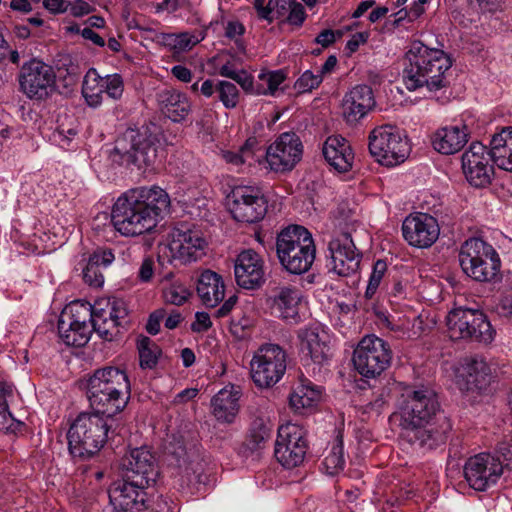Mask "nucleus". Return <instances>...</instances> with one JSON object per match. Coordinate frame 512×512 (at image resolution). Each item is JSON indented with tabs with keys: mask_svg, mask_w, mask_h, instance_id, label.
Returning a JSON list of instances; mask_svg holds the SVG:
<instances>
[{
	"mask_svg": "<svg viewBox=\"0 0 512 512\" xmlns=\"http://www.w3.org/2000/svg\"><path fill=\"white\" fill-rule=\"evenodd\" d=\"M201 39L184 32L180 34H169L166 37V44L176 52H183L192 49Z\"/></svg>",
	"mask_w": 512,
	"mask_h": 512,
	"instance_id": "nucleus-46",
	"label": "nucleus"
},
{
	"mask_svg": "<svg viewBox=\"0 0 512 512\" xmlns=\"http://www.w3.org/2000/svg\"><path fill=\"white\" fill-rule=\"evenodd\" d=\"M276 255L281 266L290 274L308 272L316 258L312 234L304 226L290 225L276 237Z\"/></svg>",
	"mask_w": 512,
	"mask_h": 512,
	"instance_id": "nucleus-6",
	"label": "nucleus"
},
{
	"mask_svg": "<svg viewBox=\"0 0 512 512\" xmlns=\"http://www.w3.org/2000/svg\"><path fill=\"white\" fill-rule=\"evenodd\" d=\"M93 331L105 341L116 340L127 324L128 309L123 299L102 298L95 302Z\"/></svg>",
	"mask_w": 512,
	"mask_h": 512,
	"instance_id": "nucleus-13",
	"label": "nucleus"
},
{
	"mask_svg": "<svg viewBox=\"0 0 512 512\" xmlns=\"http://www.w3.org/2000/svg\"><path fill=\"white\" fill-rule=\"evenodd\" d=\"M236 283L245 289H255L264 282V261L252 249L240 252L234 262Z\"/></svg>",
	"mask_w": 512,
	"mask_h": 512,
	"instance_id": "nucleus-26",
	"label": "nucleus"
},
{
	"mask_svg": "<svg viewBox=\"0 0 512 512\" xmlns=\"http://www.w3.org/2000/svg\"><path fill=\"white\" fill-rule=\"evenodd\" d=\"M68 11L72 16L80 17L89 14L92 11V7L84 0H75L73 2L69 1Z\"/></svg>",
	"mask_w": 512,
	"mask_h": 512,
	"instance_id": "nucleus-61",
	"label": "nucleus"
},
{
	"mask_svg": "<svg viewBox=\"0 0 512 512\" xmlns=\"http://www.w3.org/2000/svg\"><path fill=\"white\" fill-rule=\"evenodd\" d=\"M287 368V353L278 344L261 345L250 362L253 382L261 388H269L278 383Z\"/></svg>",
	"mask_w": 512,
	"mask_h": 512,
	"instance_id": "nucleus-11",
	"label": "nucleus"
},
{
	"mask_svg": "<svg viewBox=\"0 0 512 512\" xmlns=\"http://www.w3.org/2000/svg\"><path fill=\"white\" fill-rule=\"evenodd\" d=\"M212 326L210 316L206 312H197L195 315V321L191 324L193 332H204Z\"/></svg>",
	"mask_w": 512,
	"mask_h": 512,
	"instance_id": "nucleus-59",
	"label": "nucleus"
},
{
	"mask_svg": "<svg viewBox=\"0 0 512 512\" xmlns=\"http://www.w3.org/2000/svg\"><path fill=\"white\" fill-rule=\"evenodd\" d=\"M161 112L173 122L183 121L191 111L187 96L175 89H164L157 93Z\"/></svg>",
	"mask_w": 512,
	"mask_h": 512,
	"instance_id": "nucleus-32",
	"label": "nucleus"
},
{
	"mask_svg": "<svg viewBox=\"0 0 512 512\" xmlns=\"http://www.w3.org/2000/svg\"><path fill=\"white\" fill-rule=\"evenodd\" d=\"M368 139L370 154L382 165L400 164L410 153L407 137L395 126L386 124L376 127Z\"/></svg>",
	"mask_w": 512,
	"mask_h": 512,
	"instance_id": "nucleus-9",
	"label": "nucleus"
},
{
	"mask_svg": "<svg viewBox=\"0 0 512 512\" xmlns=\"http://www.w3.org/2000/svg\"><path fill=\"white\" fill-rule=\"evenodd\" d=\"M472 9L480 12H493L497 10L500 0H468Z\"/></svg>",
	"mask_w": 512,
	"mask_h": 512,
	"instance_id": "nucleus-60",
	"label": "nucleus"
},
{
	"mask_svg": "<svg viewBox=\"0 0 512 512\" xmlns=\"http://www.w3.org/2000/svg\"><path fill=\"white\" fill-rule=\"evenodd\" d=\"M325 160L339 172L352 168L354 154L348 141L341 136H330L323 145Z\"/></svg>",
	"mask_w": 512,
	"mask_h": 512,
	"instance_id": "nucleus-31",
	"label": "nucleus"
},
{
	"mask_svg": "<svg viewBox=\"0 0 512 512\" xmlns=\"http://www.w3.org/2000/svg\"><path fill=\"white\" fill-rule=\"evenodd\" d=\"M140 366L143 369H152L161 355L159 346L147 336H140L137 340Z\"/></svg>",
	"mask_w": 512,
	"mask_h": 512,
	"instance_id": "nucleus-41",
	"label": "nucleus"
},
{
	"mask_svg": "<svg viewBox=\"0 0 512 512\" xmlns=\"http://www.w3.org/2000/svg\"><path fill=\"white\" fill-rule=\"evenodd\" d=\"M239 390L225 386L211 400L212 413L218 421L232 423L239 411Z\"/></svg>",
	"mask_w": 512,
	"mask_h": 512,
	"instance_id": "nucleus-33",
	"label": "nucleus"
},
{
	"mask_svg": "<svg viewBox=\"0 0 512 512\" xmlns=\"http://www.w3.org/2000/svg\"><path fill=\"white\" fill-rule=\"evenodd\" d=\"M112 418L94 410L80 413L67 433L70 454L85 459L98 453L107 442Z\"/></svg>",
	"mask_w": 512,
	"mask_h": 512,
	"instance_id": "nucleus-7",
	"label": "nucleus"
},
{
	"mask_svg": "<svg viewBox=\"0 0 512 512\" xmlns=\"http://www.w3.org/2000/svg\"><path fill=\"white\" fill-rule=\"evenodd\" d=\"M275 0H254L253 6L260 19L272 23L275 20Z\"/></svg>",
	"mask_w": 512,
	"mask_h": 512,
	"instance_id": "nucleus-54",
	"label": "nucleus"
},
{
	"mask_svg": "<svg viewBox=\"0 0 512 512\" xmlns=\"http://www.w3.org/2000/svg\"><path fill=\"white\" fill-rule=\"evenodd\" d=\"M490 155L500 169L512 172V127H505L493 135Z\"/></svg>",
	"mask_w": 512,
	"mask_h": 512,
	"instance_id": "nucleus-36",
	"label": "nucleus"
},
{
	"mask_svg": "<svg viewBox=\"0 0 512 512\" xmlns=\"http://www.w3.org/2000/svg\"><path fill=\"white\" fill-rule=\"evenodd\" d=\"M490 151L480 142H472L462 154V170L466 180L474 187H486L494 174Z\"/></svg>",
	"mask_w": 512,
	"mask_h": 512,
	"instance_id": "nucleus-21",
	"label": "nucleus"
},
{
	"mask_svg": "<svg viewBox=\"0 0 512 512\" xmlns=\"http://www.w3.org/2000/svg\"><path fill=\"white\" fill-rule=\"evenodd\" d=\"M218 98L225 108L233 109L239 102V90L235 84L229 81L217 82Z\"/></svg>",
	"mask_w": 512,
	"mask_h": 512,
	"instance_id": "nucleus-45",
	"label": "nucleus"
},
{
	"mask_svg": "<svg viewBox=\"0 0 512 512\" xmlns=\"http://www.w3.org/2000/svg\"><path fill=\"white\" fill-rule=\"evenodd\" d=\"M94 305L87 301H73L68 304L59 317L61 321V328L67 331V328L72 326H83L93 329L94 323Z\"/></svg>",
	"mask_w": 512,
	"mask_h": 512,
	"instance_id": "nucleus-34",
	"label": "nucleus"
},
{
	"mask_svg": "<svg viewBox=\"0 0 512 512\" xmlns=\"http://www.w3.org/2000/svg\"><path fill=\"white\" fill-rule=\"evenodd\" d=\"M321 397V391L308 379H302L289 397L290 406L297 413L312 408Z\"/></svg>",
	"mask_w": 512,
	"mask_h": 512,
	"instance_id": "nucleus-38",
	"label": "nucleus"
},
{
	"mask_svg": "<svg viewBox=\"0 0 512 512\" xmlns=\"http://www.w3.org/2000/svg\"><path fill=\"white\" fill-rule=\"evenodd\" d=\"M459 262L464 274L477 282H493L500 273L499 254L481 238H469L461 245Z\"/></svg>",
	"mask_w": 512,
	"mask_h": 512,
	"instance_id": "nucleus-8",
	"label": "nucleus"
},
{
	"mask_svg": "<svg viewBox=\"0 0 512 512\" xmlns=\"http://www.w3.org/2000/svg\"><path fill=\"white\" fill-rule=\"evenodd\" d=\"M447 331L451 340H471L488 344L495 331L479 310L456 308L447 316Z\"/></svg>",
	"mask_w": 512,
	"mask_h": 512,
	"instance_id": "nucleus-10",
	"label": "nucleus"
},
{
	"mask_svg": "<svg viewBox=\"0 0 512 512\" xmlns=\"http://www.w3.org/2000/svg\"><path fill=\"white\" fill-rule=\"evenodd\" d=\"M388 393L383 389L380 393L375 395V398L368 402L365 406L366 411L380 413L386 404V397Z\"/></svg>",
	"mask_w": 512,
	"mask_h": 512,
	"instance_id": "nucleus-63",
	"label": "nucleus"
},
{
	"mask_svg": "<svg viewBox=\"0 0 512 512\" xmlns=\"http://www.w3.org/2000/svg\"><path fill=\"white\" fill-rule=\"evenodd\" d=\"M259 79L267 85L265 90H257L258 94L274 95L279 86L285 81L286 74L282 70L271 71L268 73H261Z\"/></svg>",
	"mask_w": 512,
	"mask_h": 512,
	"instance_id": "nucleus-49",
	"label": "nucleus"
},
{
	"mask_svg": "<svg viewBox=\"0 0 512 512\" xmlns=\"http://www.w3.org/2000/svg\"><path fill=\"white\" fill-rule=\"evenodd\" d=\"M197 293L207 307L217 306L225 295L222 277L216 272L205 270L198 279Z\"/></svg>",
	"mask_w": 512,
	"mask_h": 512,
	"instance_id": "nucleus-35",
	"label": "nucleus"
},
{
	"mask_svg": "<svg viewBox=\"0 0 512 512\" xmlns=\"http://www.w3.org/2000/svg\"><path fill=\"white\" fill-rule=\"evenodd\" d=\"M169 452L188 484L202 482L205 464L195 447L187 448L181 442H176L170 445Z\"/></svg>",
	"mask_w": 512,
	"mask_h": 512,
	"instance_id": "nucleus-28",
	"label": "nucleus"
},
{
	"mask_svg": "<svg viewBox=\"0 0 512 512\" xmlns=\"http://www.w3.org/2000/svg\"><path fill=\"white\" fill-rule=\"evenodd\" d=\"M497 452L499 453L497 458H500L503 467L505 466L509 469H512V446L504 442L499 443Z\"/></svg>",
	"mask_w": 512,
	"mask_h": 512,
	"instance_id": "nucleus-64",
	"label": "nucleus"
},
{
	"mask_svg": "<svg viewBox=\"0 0 512 512\" xmlns=\"http://www.w3.org/2000/svg\"><path fill=\"white\" fill-rule=\"evenodd\" d=\"M272 428L268 417H255L251 422L246 446L252 451L262 449L271 436Z\"/></svg>",
	"mask_w": 512,
	"mask_h": 512,
	"instance_id": "nucleus-40",
	"label": "nucleus"
},
{
	"mask_svg": "<svg viewBox=\"0 0 512 512\" xmlns=\"http://www.w3.org/2000/svg\"><path fill=\"white\" fill-rule=\"evenodd\" d=\"M58 334L59 337L62 339V341L67 346L72 347H83L85 346L93 332L92 328H87L83 326H72L70 328H67V331H64V329L61 328V321L58 320Z\"/></svg>",
	"mask_w": 512,
	"mask_h": 512,
	"instance_id": "nucleus-42",
	"label": "nucleus"
},
{
	"mask_svg": "<svg viewBox=\"0 0 512 512\" xmlns=\"http://www.w3.org/2000/svg\"><path fill=\"white\" fill-rule=\"evenodd\" d=\"M355 369L366 378L381 375L392 360L389 344L375 335L364 336L353 352Z\"/></svg>",
	"mask_w": 512,
	"mask_h": 512,
	"instance_id": "nucleus-12",
	"label": "nucleus"
},
{
	"mask_svg": "<svg viewBox=\"0 0 512 512\" xmlns=\"http://www.w3.org/2000/svg\"><path fill=\"white\" fill-rule=\"evenodd\" d=\"M162 139V130L154 123L143 125L138 130L127 129L116 139L109 157L113 163L121 166L151 168L157 161Z\"/></svg>",
	"mask_w": 512,
	"mask_h": 512,
	"instance_id": "nucleus-5",
	"label": "nucleus"
},
{
	"mask_svg": "<svg viewBox=\"0 0 512 512\" xmlns=\"http://www.w3.org/2000/svg\"><path fill=\"white\" fill-rule=\"evenodd\" d=\"M330 269L339 276H349L358 271L361 253L349 233H340L328 243Z\"/></svg>",
	"mask_w": 512,
	"mask_h": 512,
	"instance_id": "nucleus-22",
	"label": "nucleus"
},
{
	"mask_svg": "<svg viewBox=\"0 0 512 512\" xmlns=\"http://www.w3.org/2000/svg\"><path fill=\"white\" fill-rule=\"evenodd\" d=\"M400 436L410 444L432 450L444 444L452 429L436 393L427 387H406L391 416Z\"/></svg>",
	"mask_w": 512,
	"mask_h": 512,
	"instance_id": "nucleus-1",
	"label": "nucleus"
},
{
	"mask_svg": "<svg viewBox=\"0 0 512 512\" xmlns=\"http://www.w3.org/2000/svg\"><path fill=\"white\" fill-rule=\"evenodd\" d=\"M245 33L244 25L239 21H229L225 27V36L237 42V38Z\"/></svg>",
	"mask_w": 512,
	"mask_h": 512,
	"instance_id": "nucleus-62",
	"label": "nucleus"
},
{
	"mask_svg": "<svg viewBox=\"0 0 512 512\" xmlns=\"http://www.w3.org/2000/svg\"><path fill=\"white\" fill-rule=\"evenodd\" d=\"M345 465L343 443L341 439L332 446L329 453L323 460V466L326 473L329 475H335L343 470Z\"/></svg>",
	"mask_w": 512,
	"mask_h": 512,
	"instance_id": "nucleus-43",
	"label": "nucleus"
},
{
	"mask_svg": "<svg viewBox=\"0 0 512 512\" xmlns=\"http://www.w3.org/2000/svg\"><path fill=\"white\" fill-rule=\"evenodd\" d=\"M307 452V441L301 429L294 424L280 426L275 443L274 456L285 468L301 465Z\"/></svg>",
	"mask_w": 512,
	"mask_h": 512,
	"instance_id": "nucleus-18",
	"label": "nucleus"
},
{
	"mask_svg": "<svg viewBox=\"0 0 512 512\" xmlns=\"http://www.w3.org/2000/svg\"><path fill=\"white\" fill-rule=\"evenodd\" d=\"M11 393V388L0 382V430H8L13 425L14 419L7 404V396Z\"/></svg>",
	"mask_w": 512,
	"mask_h": 512,
	"instance_id": "nucleus-47",
	"label": "nucleus"
},
{
	"mask_svg": "<svg viewBox=\"0 0 512 512\" xmlns=\"http://www.w3.org/2000/svg\"><path fill=\"white\" fill-rule=\"evenodd\" d=\"M122 476L135 486L147 488L159 474L155 455L147 446L131 449L121 460Z\"/></svg>",
	"mask_w": 512,
	"mask_h": 512,
	"instance_id": "nucleus-16",
	"label": "nucleus"
},
{
	"mask_svg": "<svg viewBox=\"0 0 512 512\" xmlns=\"http://www.w3.org/2000/svg\"><path fill=\"white\" fill-rule=\"evenodd\" d=\"M491 369L485 359L480 356L468 357L464 360L460 389L465 392L481 394L491 383Z\"/></svg>",
	"mask_w": 512,
	"mask_h": 512,
	"instance_id": "nucleus-29",
	"label": "nucleus"
},
{
	"mask_svg": "<svg viewBox=\"0 0 512 512\" xmlns=\"http://www.w3.org/2000/svg\"><path fill=\"white\" fill-rule=\"evenodd\" d=\"M96 69L90 68L84 76L82 83V95L88 106L99 107L103 102L104 83Z\"/></svg>",
	"mask_w": 512,
	"mask_h": 512,
	"instance_id": "nucleus-39",
	"label": "nucleus"
},
{
	"mask_svg": "<svg viewBox=\"0 0 512 512\" xmlns=\"http://www.w3.org/2000/svg\"><path fill=\"white\" fill-rule=\"evenodd\" d=\"M387 271V264L383 260H378L374 263L371 275L369 277L368 285L365 291L366 298H372L376 293L385 273Z\"/></svg>",
	"mask_w": 512,
	"mask_h": 512,
	"instance_id": "nucleus-48",
	"label": "nucleus"
},
{
	"mask_svg": "<svg viewBox=\"0 0 512 512\" xmlns=\"http://www.w3.org/2000/svg\"><path fill=\"white\" fill-rule=\"evenodd\" d=\"M146 488L135 486L131 481L113 483L108 491L110 504L117 512H139L146 503Z\"/></svg>",
	"mask_w": 512,
	"mask_h": 512,
	"instance_id": "nucleus-27",
	"label": "nucleus"
},
{
	"mask_svg": "<svg viewBox=\"0 0 512 512\" xmlns=\"http://www.w3.org/2000/svg\"><path fill=\"white\" fill-rule=\"evenodd\" d=\"M171 236L169 248L174 259L187 264L206 255L208 241L199 228L180 225L173 229Z\"/></svg>",
	"mask_w": 512,
	"mask_h": 512,
	"instance_id": "nucleus-17",
	"label": "nucleus"
},
{
	"mask_svg": "<svg viewBox=\"0 0 512 512\" xmlns=\"http://www.w3.org/2000/svg\"><path fill=\"white\" fill-rule=\"evenodd\" d=\"M469 129L465 124L450 125L437 129L431 136L433 148L444 155L459 152L468 142Z\"/></svg>",
	"mask_w": 512,
	"mask_h": 512,
	"instance_id": "nucleus-30",
	"label": "nucleus"
},
{
	"mask_svg": "<svg viewBox=\"0 0 512 512\" xmlns=\"http://www.w3.org/2000/svg\"><path fill=\"white\" fill-rule=\"evenodd\" d=\"M104 93L110 98L118 100L124 92L123 79L119 74H111L103 77Z\"/></svg>",
	"mask_w": 512,
	"mask_h": 512,
	"instance_id": "nucleus-52",
	"label": "nucleus"
},
{
	"mask_svg": "<svg viewBox=\"0 0 512 512\" xmlns=\"http://www.w3.org/2000/svg\"><path fill=\"white\" fill-rule=\"evenodd\" d=\"M301 300V290L294 285L285 284L270 290L267 304L276 317L287 323L297 324L301 320L299 314Z\"/></svg>",
	"mask_w": 512,
	"mask_h": 512,
	"instance_id": "nucleus-24",
	"label": "nucleus"
},
{
	"mask_svg": "<svg viewBox=\"0 0 512 512\" xmlns=\"http://www.w3.org/2000/svg\"><path fill=\"white\" fill-rule=\"evenodd\" d=\"M301 353L313 362L321 364L328 358L329 347L315 328H303L298 332Z\"/></svg>",
	"mask_w": 512,
	"mask_h": 512,
	"instance_id": "nucleus-37",
	"label": "nucleus"
},
{
	"mask_svg": "<svg viewBox=\"0 0 512 512\" xmlns=\"http://www.w3.org/2000/svg\"><path fill=\"white\" fill-rule=\"evenodd\" d=\"M83 279L90 286L101 287L104 283L101 266L89 258L87 265L83 269Z\"/></svg>",
	"mask_w": 512,
	"mask_h": 512,
	"instance_id": "nucleus-53",
	"label": "nucleus"
},
{
	"mask_svg": "<svg viewBox=\"0 0 512 512\" xmlns=\"http://www.w3.org/2000/svg\"><path fill=\"white\" fill-rule=\"evenodd\" d=\"M229 330L235 339H247L252 333V320L247 316L233 317L230 321Z\"/></svg>",
	"mask_w": 512,
	"mask_h": 512,
	"instance_id": "nucleus-50",
	"label": "nucleus"
},
{
	"mask_svg": "<svg viewBox=\"0 0 512 512\" xmlns=\"http://www.w3.org/2000/svg\"><path fill=\"white\" fill-rule=\"evenodd\" d=\"M503 473L500 458L489 453L470 457L464 466V476L469 485L477 491H484L495 484Z\"/></svg>",
	"mask_w": 512,
	"mask_h": 512,
	"instance_id": "nucleus-20",
	"label": "nucleus"
},
{
	"mask_svg": "<svg viewBox=\"0 0 512 512\" xmlns=\"http://www.w3.org/2000/svg\"><path fill=\"white\" fill-rule=\"evenodd\" d=\"M402 234L409 245L417 248H428L438 239L440 227L435 217L419 212L410 214L404 219Z\"/></svg>",
	"mask_w": 512,
	"mask_h": 512,
	"instance_id": "nucleus-23",
	"label": "nucleus"
},
{
	"mask_svg": "<svg viewBox=\"0 0 512 512\" xmlns=\"http://www.w3.org/2000/svg\"><path fill=\"white\" fill-rule=\"evenodd\" d=\"M89 258L101 267H107L114 261L115 256L111 249H97Z\"/></svg>",
	"mask_w": 512,
	"mask_h": 512,
	"instance_id": "nucleus-58",
	"label": "nucleus"
},
{
	"mask_svg": "<svg viewBox=\"0 0 512 512\" xmlns=\"http://www.w3.org/2000/svg\"><path fill=\"white\" fill-rule=\"evenodd\" d=\"M306 17L304 6L295 0L283 22L299 28L303 25Z\"/></svg>",
	"mask_w": 512,
	"mask_h": 512,
	"instance_id": "nucleus-55",
	"label": "nucleus"
},
{
	"mask_svg": "<svg viewBox=\"0 0 512 512\" xmlns=\"http://www.w3.org/2000/svg\"><path fill=\"white\" fill-rule=\"evenodd\" d=\"M170 206L168 193L158 186L139 187L121 195L112 207L111 221L116 231L134 237L153 230Z\"/></svg>",
	"mask_w": 512,
	"mask_h": 512,
	"instance_id": "nucleus-2",
	"label": "nucleus"
},
{
	"mask_svg": "<svg viewBox=\"0 0 512 512\" xmlns=\"http://www.w3.org/2000/svg\"><path fill=\"white\" fill-rule=\"evenodd\" d=\"M303 146L293 132L282 133L266 151V161L275 172L291 171L301 160Z\"/></svg>",
	"mask_w": 512,
	"mask_h": 512,
	"instance_id": "nucleus-19",
	"label": "nucleus"
},
{
	"mask_svg": "<svg viewBox=\"0 0 512 512\" xmlns=\"http://www.w3.org/2000/svg\"><path fill=\"white\" fill-rule=\"evenodd\" d=\"M166 312L164 309L155 310L149 316L146 330L151 335H156L160 331V323L165 318Z\"/></svg>",
	"mask_w": 512,
	"mask_h": 512,
	"instance_id": "nucleus-57",
	"label": "nucleus"
},
{
	"mask_svg": "<svg viewBox=\"0 0 512 512\" xmlns=\"http://www.w3.org/2000/svg\"><path fill=\"white\" fill-rule=\"evenodd\" d=\"M190 296L188 288L179 281H173L163 287V298L167 303L180 306Z\"/></svg>",
	"mask_w": 512,
	"mask_h": 512,
	"instance_id": "nucleus-44",
	"label": "nucleus"
},
{
	"mask_svg": "<svg viewBox=\"0 0 512 512\" xmlns=\"http://www.w3.org/2000/svg\"><path fill=\"white\" fill-rule=\"evenodd\" d=\"M375 105L372 88L365 84L356 85L342 99V116L348 124H356L371 112Z\"/></svg>",
	"mask_w": 512,
	"mask_h": 512,
	"instance_id": "nucleus-25",
	"label": "nucleus"
},
{
	"mask_svg": "<svg viewBox=\"0 0 512 512\" xmlns=\"http://www.w3.org/2000/svg\"><path fill=\"white\" fill-rule=\"evenodd\" d=\"M252 155L250 148L248 147V143H246L239 152L226 151L223 154V157L227 163L239 166L248 160V158Z\"/></svg>",
	"mask_w": 512,
	"mask_h": 512,
	"instance_id": "nucleus-56",
	"label": "nucleus"
},
{
	"mask_svg": "<svg viewBox=\"0 0 512 512\" xmlns=\"http://www.w3.org/2000/svg\"><path fill=\"white\" fill-rule=\"evenodd\" d=\"M229 197L230 212L236 221L253 224L264 219L268 210V201L260 188L236 186Z\"/></svg>",
	"mask_w": 512,
	"mask_h": 512,
	"instance_id": "nucleus-15",
	"label": "nucleus"
},
{
	"mask_svg": "<svg viewBox=\"0 0 512 512\" xmlns=\"http://www.w3.org/2000/svg\"><path fill=\"white\" fill-rule=\"evenodd\" d=\"M87 396L92 410L107 417L122 412L131 396L127 373L115 366L96 369L88 378Z\"/></svg>",
	"mask_w": 512,
	"mask_h": 512,
	"instance_id": "nucleus-4",
	"label": "nucleus"
},
{
	"mask_svg": "<svg viewBox=\"0 0 512 512\" xmlns=\"http://www.w3.org/2000/svg\"><path fill=\"white\" fill-rule=\"evenodd\" d=\"M322 81V74L307 70L297 79L294 84V88L299 93H306L316 89L322 83Z\"/></svg>",
	"mask_w": 512,
	"mask_h": 512,
	"instance_id": "nucleus-51",
	"label": "nucleus"
},
{
	"mask_svg": "<svg viewBox=\"0 0 512 512\" xmlns=\"http://www.w3.org/2000/svg\"><path fill=\"white\" fill-rule=\"evenodd\" d=\"M403 82L410 91L426 87L438 91L447 86L452 60L443 50L429 48L420 41L411 43L405 54Z\"/></svg>",
	"mask_w": 512,
	"mask_h": 512,
	"instance_id": "nucleus-3",
	"label": "nucleus"
},
{
	"mask_svg": "<svg viewBox=\"0 0 512 512\" xmlns=\"http://www.w3.org/2000/svg\"><path fill=\"white\" fill-rule=\"evenodd\" d=\"M19 89L31 100H45L56 87L53 68L44 62L33 59L25 63L18 75Z\"/></svg>",
	"mask_w": 512,
	"mask_h": 512,
	"instance_id": "nucleus-14",
	"label": "nucleus"
}]
</instances>
